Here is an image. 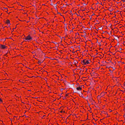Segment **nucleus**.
I'll return each mask as SVG.
<instances>
[{"mask_svg": "<svg viewBox=\"0 0 125 125\" xmlns=\"http://www.w3.org/2000/svg\"><path fill=\"white\" fill-rule=\"evenodd\" d=\"M98 53H96V55H97L98 54Z\"/></svg>", "mask_w": 125, "mask_h": 125, "instance_id": "37", "label": "nucleus"}, {"mask_svg": "<svg viewBox=\"0 0 125 125\" xmlns=\"http://www.w3.org/2000/svg\"><path fill=\"white\" fill-rule=\"evenodd\" d=\"M115 53H114V54H113V55H115Z\"/></svg>", "mask_w": 125, "mask_h": 125, "instance_id": "33", "label": "nucleus"}, {"mask_svg": "<svg viewBox=\"0 0 125 125\" xmlns=\"http://www.w3.org/2000/svg\"><path fill=\"white\" fill-rule=\"evenodd\" d=\"M10 21L9 20H6V23L8 24H10Z\"/></svg>", "mask_w": 125, "mask_h": 125, "instance_id": "10", "label": "nucleus"}, {"mask_svg": "<svg viewBox=\"0 0 125 125\" xmlns=\"http://www.w3.org/2000/svg\"><path fill=\"white\" fill-rule=\"evenodd\" d=\"M99 29L100 30H101L102 29V28L101 27H100V28H99Z\"/></svg>", "mask_w": 125, "mask_h": 125, "instance_id": "24", "label": "nucleus"}, {"mask_svg": "<svg viewBox=\"0 0 125 125\" xmlns=\"http://www.w3.org/2000/svg\"><path fill=\"white\" fill-rule=\"evenodd\" d=\"M94 15V14H93L92 15Z\"/></svg>", "mask_w": 125, "mask_h": 125, "instance_id": "34", "label": "nucleus"}, {"mask_svg": "<svg viewBox=\"0 0 125 125\" xmlns=\"http://www.w3.org/2000/svg\"><path fill=\"white\" fill-rule=\"evenodd\" d=\"M104 92H102L101 93L100 95L101 96V97H102V96H104Z\"/></svg>", "mask_w": 125, "mask_h": 125, "instance_id": "11", "label": "nucleus"}, {"mask_svg": "<svg viewBox=\"0 0 125 125\" xmlns=\"http://www.w3.org/2000/svg\"><path fill=\"white\" fill-rule=\"evenodd\" d=\"M100 56H96L95 58H97V59L98 60H99V59H101V58H102L104 56V55H100Z\"/></svg>", "mask_w": 125, "mask_h": 125, "instance_id": "8", "label": "nucleus"}, {"mask_svg": "<svg viewBox=\"0 0 125 125\" xmlns=\"http://www.w3.org/2000/svg\"><path fill=\"white\" fill-rule=\"evenodd\" d=\"M7 47L4 45L0 44V48L2 49H6Z\"/></svg>", "mask_w": 125, "mask_h": 125, "instance_id": "6", "label": "nucleus"}, {"mask_svg": "<svg viewBox=\"0 0 125 125\" xmlns=\"http://www.w3.org/2000/svg\"><path fill=\"white\" fill-rule=\"evenodd\" d=\"M53 43H54L55 44H57V42H53Z\"/></svg>", "mask_w": 125, "mask_h": 125, "instance_id": "17", "label": "nucleus"}, {"mask_svg": "<svg viewBox=\"0 0 125 125\" xmlns=\"http://www.w3.org/2000/svg\"><path fill=\"white\" fill-rule=\"evenodd\" d=\"M36 56H37V55H33V58H34L35 59H38V58H36L35 57Z\"/></svg>", "mask_w": 125, "mask_h": 125, "instance_id": "14", "label": "nucleus"}, {"mask_svg": "<svg viewBox=\"0 0 125 125\" xmlns=\"http://www.w3.org/2000/svg\"><path fill=\"white\" fill-rule=\"evenodd\" d=\"M75 13V14H76V13Z\"/></svg>", "mask_w": 125, "mask_h": 125, "instance_id": "43", "label": "nucleus"}, {"mask_svg": "<svg viewBox=\"0 0 125 125\" xmlns=\"http://www.w3.org/2000/svg\"><path fill=\"white\" fill-rule=\"evenodd\" d=\"M58 13L59 14H61V13H59V12H58Z\"/></svg>", "mask_w": 125, "mask_h": 125, "instance_id": "29", "label": "nucleus"}, {"mask_svg": "<svg viewBox=\"0 0 125 125\" xmlns=\"http://www.w3.org/2000/svg\"><path fill=\"white\" fill-rule=\"evenodd\" d=\"M4 8L5 9H7V8Z\"/></svg>", "mask_w": 125, "mask_h": 125, "instance_id": "30", "label": "nucleus"}, {"mask_svg": "<svg viewBox=\"0 0 125 125\" xmlns=\"http://www.w3.org/2000/svg\"><path fill=\"white\" fill-rule=\"evenodd\" d=\"M60 112L62 113V111H60Z\"/></svg>", "mask_w": 125, "mask_h": 125, "instance_id": "28", "label": "nucleus"}, {"mask_svg": "<svg viewBox=\"0 0 125 125\" xmlns=\"http://www.w3.org/2000/svg\"><path fill=\"white\" fill-rule=\"evenodd\" d=\"M99 44H100V43L99 42Z\"/></svg>", "mask_w": 125, "mask_h": 125, "instance_id": "45", "label": "nucleus"}, {"mask_svg": "<svg viewBox=\"0 0 125 125\" xmlns=\"http://www.w3.org/2000/svg\"><path fill=\"white\" fill-rule=\"evenodd\" d=\"M68 31V30L66 29H65V31Z\"/></svg>", "mask_w": 125, "mask_h": 125, "instance_id": "21", "label": "nucleus"}, {"mask_svg": "<svg viewBox=\"0 0 125 125\" xmlns=\"http://www.w3.org/2000/svg\"><path fill=\"white\" fill-rule=\"evenodd\" d=\"M115 57L116 59H118V55H115Z\"/></svg>", "mask_w": 125, "mask_h": 125, "instance_id": "15", "label": "nucleus"}, {"mask_svg": "<svg viewBox=\"0 0 125 125\" xmlns=\"http://www.w3.org/2000/svg\"><path fill=\"white\" fill-rule=\"evenodd\" d=\"M81 63L83 65H87L90 63L91 61L90 60L87 59H84L81 60Z\"/></svg>", "mask_w": 125, "mask_h": 125, "instance_id": "1", "label": "nucleus"}, {"mask_svg": "<svg viewBox=\"0 0 125 125\" xmlns=\"http://www.w3.org/2000/svg\"><path fill=\"white\" fill-rule=\"evenodd\" d=\"M6 12H7V11H6Z\"/></svg>", "mask_w": 125, "mask_h": 125, "instance_id": "47", "label": "nucleus"}, {"mask_svg": "<svg viewBox=\"0 0 125 125\" xmlns=\"http://www.w3.org/2000/svg\"><path fill=\"white\" fill-rule=\"evenodd\" d=\"M90 95L91 96V94H90Z\"/></svg>", "mask_w": 125, "mask_h": 125, "instance_id": "36", "label": "nucleus"}, {"mask_svg": "<svg viewBox=\"0 0 125 125\" xmlns=\"http://www.w3.org/2000/svg\"><path fill=\"white\" fill-rule=\"evenodd\" d=\"M120 49H121V48H120Z\"/></svg>", "mask_w": 125, "mask_h": 125, "instance_id": "44", "label": "nucleus"}, {"mask_svg": "<svg viewBox=\"0 0 125 125\" xmlns=\"http://www.w3.org/2000/svg\"><path fill=\"white\" fill-rule=\"evenodd\" d=\"M55 6H57V4H55Z\"/></svg>", "mask_w": 125, "mask_h": 125, "instance_id": "27", "label": "nucleus"}, {"mask_svg": "<svg viewBox=\"0 0 125 125\" xmlns=\"http://www.w3.org/2000/svg\"><path fill=\"white\" fill-rule=\"evenodd\" d=\"M35 53V52H32V53L33 54Z\"/></svg>", "mask_w": 125, "mask_h": 125, "instance_id": "23", "label": "nucleus"}, {"mask_svg": "<svg viewBox=\"0 0 125 125\" xmlns=\"http://www.w3.org/2000/svg\"><path fill=\"white\" fill-rule=\"evenodd\" d=\"M124 86H125V82H124Z\"/></svg>", "mask_w": 125, "mask_h": 125, "instance_id": "25", "label": "nucleus"}, {"mask_svg": "<svg viewBox=\"0 0 125 125\" xmlns=\"http://www.w3.org/2000/svg\"><path fill=\"white\" fill-rule=\"evenodd\" d=\"M86 33L85 32V34H84V35H83V37H84V36H86Z\"/></svg>", "mask_w": 125, "mask_h": 125, "instance_id": "19", "label": "nucleus"}, {"mask_svg": "<svg viewBox=\"0 0 125 125\" xmlns=\"http://www.w3.org/2000/svg\"><path fill=\"white\" fill-rule=\"evenodd\" d=\"M109 111L110 112H111L112 111V110L111 109H109Z\"/></svg>", "mask_w": 125, "mask_h": 125, "instance_id": "20", "label": "nucleus"}, {"mask_svg": "<svg viewBox=\"0 0 125 125\" xmlns=\"http://www.w3.org/2000/svg\"><path fill=\"white\" fill-rule=\"evenodd\" d=\"M107 55H110V54H108Z\"/></svg>", "mask_w": 125, "mask_h": 125, "instance_id": "32", "label": "nucleus"}, {"mask_svg": "<svg viewBox=\"0 0 125 125\" xmlns=\"http://www.w3.org/2000/svg\"><path fill=\"white\" fill-rule=\"evenodd\" d=\"M92 18V17H91V18Z\"/></svg>", "mask_w": 125, "mask_h": 125, "instance_id": "49", "label": "nucleus"}, {"mask_svg": "<svg viewBox=\"0 0 125 125\" xmlns=\"http://www.w3.org/2000/svg\"><path fill=\"white\" fill-rule=\"evenodd\" d=\"M67 83L65 80H63V83H64V84L66 83Z\"/></svg>", "mask_w": 125, "mask_h": 125, "instance_id": "13", "label": "nucleus"}, {"mask_svg": "<svg viewBox=\"0 0 125 125\" xmlns=\"http://www.w3.org/2000/svg\"><path fill=\"white\" fill-rule=\"evenodd\" d=\"M119 45V44L117 43V45Z\"/></svg>", "mask_w": 125, "mask_h": 125, "instance_id": "31", "label": "nucleus"}, {"mask_svg": "<svg viewBox=\"0 0 125 125\" xmlns=\"http://www.w3.org/2000/svg\"><path fill=\"white\" fill-rule=\"evenodd\" d=\"M81 97H83V95L82 94H80L79 95Z\"/></svg>", "mask_w": 125, "mask_h": 125, "instance_id": "16", "label": "nucleus"}, {"mask_svg": "<svg viewBox=\"0 0 125 125\" xmlns=\"http://www.w3.org/2000/svg\"><path fill=\"white\" fill-rule=\"evenodd\" d=\"M6 12H7V11H6Z\"/></svg>", "mask_w": 125, "mask_h": 125, "instance_id": "46", "label": "nucleus"}, {"mask_svg": "<svg viewBox=\"0 0 125 125\" xmlns=\"http://www.w3.org/2000/svg\"><path fill=\"white\" fill-rule=\"evenodd\" d=\"M37 55V56H36L35 57L36 58H38V55Z\"/></svg>", "mask_w": 125, "mask_h": 125, "instance_id": "18", "label": "nucleus"}, {"mask_svg": "<svg viewBox=\"0 0 125 125\" xmlns=\"http://www.w3.org/2000/svg\"><path fill=\"white\" fill-rule=\"evenodd\" d=\"M43 61L44 59H42L41 60H38V63L39 65H40L42 64V63L43 62Z\"/></svg>", "mask_w": 125, "mask_h": 125, "instance_id": "7", "label": "nucleus"}, {"mask_svg": "<svg viewBox=\"0 0 125 125\" xmlns=\"http://www.w3.org/2000/svg\"><path fill=\"white\" fill-rule=\"evenodd\" d=\"M84 87V86L83 85L77 86L76 88L77 92L78 93L81 92L82 90V87L83 88Z\"/></svg>", "mask_w": 125, "mask_h": 125, "instance_id": "2", "label": "nucleus"}, {"mask_svg": "<svg viewBox=\"0 0 125 125\" xmlns=\"http://www.w3.org/2000/svg\"><path fill=\"white\" fill-rule=\"evenodd\" d=\"M92 75H94V76H95L96 77L98 76V74L96 73H95V72H93L92 74Z\"/></svg>", "mask_w": 125, "mask_h": 125, "instance_id": "9", "label": "nucleus"}, {"mask_svg": "<svg viewBox=\"0 0 125 125\" xmlns=\"http://www.w3.org/2000/svg\"><path fill=\"white\" fill-rule=\"evenodd\" d=\"M68 96V94H66L65 95V96L67 97Z\"/></svg>", "mask_w": 125, "mask_h": 125, "instance_id": "22", "label": "nucleus"}, {"mask_svg": "<svg viewBox=\"0 0 125 125\" xmlns=\"http://www.w3.org/2000/svg\"><path fill=\"white\" fill-rule=\"evenodd\" d=\"M16 28V27H15V28H14V29H15V28Z\"/></svg>", "mask_w": 125, "mask_h": 125, "instance_id": "39", "label": "nucleus"}, {"mask_svg": "<svg viewBox=\"0 0 125 125\" xmlns=\"http://www.w3.org/2000/svg\"><path fill=\"white\" fill-rule=\"evenodd\" d=\"M92 18V17H91V18Z\"/></svg>", "mask_w": 125, "mask_h": 125, "instance_id": "48", "label": "nucleus"}, {"mask_svg": "<svg viewBox=\"0 0 125 125\" xmlns=\"http://www.w3.org/2000/svg\"><path fill=\"white\" fill-rule=\"evenodd\" d=\"M32 39V38L31 37L30 35H29L27 36L25 39V40H30Z\"/></svg>", "mask_w": 125, "mask_h": 125, "instance_id": "5", "label": "nucleus"}, {"mask_svg": "<svg viewBox=\"0 0 125 125\" xmlns=\"http://www.w3.org/2000/svg\"><path fill=\"white\" fill-rule=\"evenodd\" d=\"M88 95L87 96V97H88Z\"/></svg>", "mask_w": 125, "mask_h": 125, "instance_id": "40", "label": "nucleus"}, {"mask_svg": "<svg viewBox=\"0 0 125 125\" xmlns=\"http://www.w3.org/2000/svg\"><path fill=\"white\" fill-rule=\"evenodd\" d=\"M77 15L78 16H80L79 15Z\"/></svg>", "mask_w": 125, "mask_h": 125, "instance_id": "38", "label": "nucleus"}, {"mask_svg": "<svg viewBox=\"0 0 125 125\" xmlns=\"http://www.w3.org/2000/svg\"><path fill=\"white\" fill-rule=\"evenodd\" d=\"M80 57H79L78 58H77L76 57V59L74 60V62H73V63H74V65H75L76 66H77L78 65H77V64L78 63V62L77 60V59H80Z\"/></svg>", "mask_w": 125, "mask_h": 125, "instance_id": "3", "label": "nucleus"}, {"mask_svg": "<svg viewBox=\"0 0 125 125\" xmlns=\"http://www.w3.org/2000/svg\"><path fill=\"white\" fill-rule=\"evenodd\" d=\"M38 60H41L43 59H44V61L45 59L44 58L45 56H43L42 55H38Z\"/></svg>", "mask_w": 125, "mask_h": 125, "instance_id": "4", "label": "nucleus"}, {"mask_svg": "<svg viewBox=\"0 0 125 125\" xmlns=\"http://www.w3.org/2000/svg\"><path fill=\"white\" fill-rule=\"evenodd\" d=\"M3 102V101L0 98V104L2 103Z\"/></svg>", "mask_w": 125, "mask_h": 125, "instance_id": "12", "label": "nucleus"}, {"mask_svg": "<svg viewBox=\"0 0 125 125\" xmlns=\"http://www.w3.org/2000/svg\"><path fill=\"white\" fill-rule=\"evenodd\" d=\"M75 52H73V53H75Z\"/></svg>", "mask_w": 125, "mask_h": 125, "instance_id": "35", "label": "nucleus"}, {"mask_svg": "<svg viewBox=\"0 0 125 125\" xmlns=\"http://www.w3.org/2000/svg\"><path fill=\"white\" fill-rule=\"evenodd\" d=\"M122 0V1L123 2H125V0Z\"/></svg>", "mask_w": 125, "mask_h": 125, "instance_id": "26", "label": "nucleus"}, {"mask_svg": "<svg viewBox=\"0 0 125 125\" xmlns=\"http://www.w3.org/2000/svg\"><path fill=\"white\" fill-rule=\"evenodd\" d=\"M95 55L94 56V57H95Z\"/></svg>", "mask_w": 125, "mask_h": 125, "instance_id": "42", "label": "nucleus"}, {"mask_svg": "<svg viewBox=\"0 0 125 125\" xmlns=\"http://www.w3.org/2000/svg\"><path fill=\"white\" fill-rule=\"evenodd\" d=\"M99 45H100V46H101V45H100V44H99Z\"/></svg>", "mask_w": 125, "mask_h": 125, "instance_id": "41", "label": "nucleus"}]
</instances>
